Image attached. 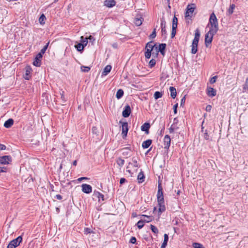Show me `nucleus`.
Here are the masks:
<instances>
[{"label":"nucleus","instance_id":"9","mask_svg":"<svg viewBox=\"0 0 248 248\" xmlns=\"http://www.w3.org/2000/svg\"><path fill=\"white\" fill-rule=\"evenodd\" d=\"M139 167V164L138 162V158L136 157H133L131 162L128 163V165L127 166V169L130 168L131 167L138 168Z\"/></svg>","mask_w":248,"mask_h":248},{"label":"nucleus","instance_id":"63","mask_svg":"<svg viewBox=\"0 0 248 248\" xmlns=\"http://www.w3.org/2000/svg\"><path fill=\"white\" fill-rule=\"evenodd\" d=\"M61 98H62V99L64 102H65V100L64 96V95H63V91L62 92V93H61Z\"/></svg>","mask_w":248,"mask_h":248},{"label":"nucleus","instance_id":"14","mask_svg":"<svg viewBox=\"0 0 248 248\" xmlns=\"http://www.w3.org/2000/svg\"><path fill=\"white\" fill-rule=\"evenodd\" d=\"M131 112V110L130 106L129 105L125 106L122 112L123 116L125 118L128 117L130 115Z\"/></svg>","mask_w":248,"mask_h":248},{"label":"nucleus","instance_id":"54","mask_svg":"<svg viewBox=\"0 0 248 248\" xmlns=\"http://www.w3.org/2000/svg\"><path fill=\"white\" fill-rule=\"evenodd\" d=\"M178 122L179 121H178V119H177V118H175L173 119V124H172V125L177 126V124L178 123Z\"/></svg>","mask_w":248,"mask_h":248},{"label":"nucleus","instance_id":"61","mask_svg":"<svg viewBox=\"0 0 248 248\" xmlns=\"http://www.w3.org/2000/svg\"><path fill=\"white\" fill-rule=\"evenodd\" d=\"M186 98L185 96L183 97L181 100V106H182L185 103Z\"/></svg>","mask_w":248,"mask_h":248},{"label":"nucleus","instance_id":"44","mask_svg":"<svg viewBox=\"0 0 248 248\" xmlns=\"http://www.w3.org/2000/svg\"><path fill=\"white\" fill-rule=\"evenodd\" d=\"M137 225L138 228L140 229L143 227L144 222H143V220L142 219H141L138 222Z\"/></svg>","mask_w":248,"mask_h":248},{"label":"nucleus","instance_id":"12","mask_svg":"<svg viewBox=\"0 0 248 248\" xmlns=\"http://www.w3.org/2000/svg\"><path fill=\"white\" fill-rule=\"evenodd\" d=\"M43 56L41 54H37L35 58V60L33 62L34 66L39 67L41 65V60Z\"/></svg>","mask_w":248,"mask_h":248},{"label":"nucleus","instance_id":"13","mask_svg":"<svg viewBox=\"0 0 248 248\" xmlns=\"http://www.w3.org/2000/svg\"><path fill=\"white\" fill-rule=\"evenodd\" d=\"M81 187L82 191L85 193L89 194L92 191V187L89 185L84 184L82 185Z\"/></svg>","mask_w":248,"mask_h":248},{"label":"nucleus","instance_id":"18","mask_svg":"<svg viewBox=\"0 0 248 248\" xmlns=\"http://www.w3.org/2000/svg\"><path fill=\"white\" fill-rule=\"evenodd\" d=\"M156 47L155 44H154L153 42H148L145 46V49H149L151 50L154 51L155 49V47Z\"/></svg>","mask_w":248,"mask_h":248},{"label":"nucleus","instance_id":"5","mask_svg":"<svg viewBox=\"0 0 248 248\" xmlns=\"http://www.w3.org/2000/svg\"><path fill=\"white\" fill-rule=\"evenodd\" d=\"M22 241V237L21 236L12 240L8 245L7 248H16L19 246Z\"/></svg>","mask_w":248,"mask_h":248},{"label":"nucleus","instance_id":"15","mask_svg":"<svg viewBox=\"0 0 248 248\" xmlns=\"http://www.w3.org/2000/svg\"><path fill=\"white\" fill-rule=\"evenodd\" d=\"M116 1L114 0H105L104 1V5L107 7L111 8L116 5Z\"/></svg>","mask_w":248,"mask_h":248},{"label":"nucleus","instance_id":"8","mask_svg":"<svg viewBox=\"0 0 248 248\" xmlns=\"http://www.w3.org/2000/svg\"><path fill=\"white\" fill-rule=\"evenodd\" d=\"M166 47V44H159V46L155 47L156 53L155 55H157L158 52H160L161 54L163 56L165 55V50Z\"/></svg>","mask_w":248,"mask_h":248},{"label":"nucleus","instance_id":"27","mask_svg":"<svg viewBox=\"0 0 248 248\" xmlns=\"http://www.w3.org/2000/svg\"><path fill=\"white\" fill-rule=\"evenodd\" d=\"M145 176L142 171L140 172L138 175L139 183H141L144 181Z\"/></svg>","mask_w":248,"mask_h":248},{"label":"nucleus","instance_id":"36","mask_svg":"<svg viewBox=\"0 0 248 248\" xmlns=\"http://www.w3.org/2000/svg\"><path fill=\"white\" fill-rule=\"evenodd\" d=\"M163 95V93L159 92H155L154 93V98L155 99H158L159 98H161Z\"/></svg>","mask_w":248,"mask_h":248},{"label":"nucleus","instance_id":"38","mask_svg":"<svg viewBox=\"0 0 248 248\" xmlns=\"http://www.w3.org/2000/svg\"><path fill=\"white\" fill-rule=\"evenodd\" d=\"M46 19V18L44 14H42L39 18L40 23L42 25L44 24Z\"/></svg>","mask_w":248,"mask_h":248},{"label":"nucleus","instance_id":"3","mask_svg":"<svg viewBox=\"0 0 248 248\" xmlns=\"http://www.w3.org/2000/svg\"><path fill=\"white\" fill-rule=\"evenodd\" d=\"M217 32L209 30L205 35V45L206 47L212 43L213 36Z\"/></svg>","mask_w":248,"mask_h":248},{"label":"nucleus","instance_id":"37","mask_svg":"<svg viewBox=\"0 0 248 248\" xmlns=\"http://www.w3.org/2000/svg\"><path fill=\"white\" fill-rule=\"evenodd\" d=\"M177 23H178V19L176 16H174L172 20V27L174 29V28L177 27Z\"/></svg>","mask_w":248,"mask_h":248},{"label":"nucleus","instance_id":"33","mask_svg":"<svg viewBox=\"0 0 248 248\" xmlns=\"http://www.w3.org/2000/svg\"><path fill=\"white\" fill-rule=\"evenodd\" d=\"M116 163L119 167H122L124 165V160L122 158L119 157L117 159Z\"/></svg>","mask_w":248,"mask_h":248},{"label":"nucleus","instance_id":"52","mask_svg":"<svg viewBox=\"0 0 248 248\" xmlns=\"http://www.w3.org/2000/svg\"><path fill=\"white\" fill-rule=\"evenodd\" d=\"M92 231L90 228H86L84 229V233L86 234H88L89 233H91Z\"/></svg>","mask_w":248,"mask_h":248},{"label":"nucleus","instance_id":"24","mask_svg":"<svg viewBox=\"0 0 248 248\" xmlns=\"http://www.w3.org/2000/svg\"><path fill=\"white\" fill-rule=\"evenodd\" d=\"M141 216L144 217V218L142 219L143 222H150L153 219L152 216H148L145 215H142Z\"/></svg>","mask_w":248,"mask_h":248},{"label":"nucleus","instance_id":"57","mask_svg":"<svg viewBox=\"0 0 248 248\" xmlns=\"http://www.w3.org/2000/svg\"><path fill=\"white\" fill-rule=\"evenodd\" d=\"M126 181V179L124 178H122L120 179V183L121 185L124 184Z\"/></svg>","mask_w":248,"mask_h":248},{"label":"nucleus","instance_id":"11","mask_svg":"<svg viewBox=\"0 0 248 248\" xmlns=\"http://www.w3.org/2000/svg\"><path fill=\"white\" fill-rule=\"evenodd\" d=\"M11 161V157L9 155H5L0 157V164H8Z\"/></svg>","mask_w":248,"mask_h":248},{"label":"nucleus","instance_id":"10","mask_svg":"<svg viewBox=\"0 0 248 248\" xmlns=\"http://www.w3.org/2000/svg\"><path fill=\"white\" fill-rule=\"evenodd\" d=\"M171 139L168 135L165 136L163 139V144L165 149H169L170 145Z\"/></svg>","mask_w":248,"mask_h":248},{"label":"nucleus","instance_id":"53","mask_svg":"<svg viewBox=\"0 0 248 248\" xmlns=\"http://www.w3.org/2000/svg\"><path fill=\"white\" fill-rule=\"evenodd\" d=\"M156 36V32H155V29L154 31H153L152 34L150 35V37L151 39H153L155 38Z\"/></svg>","mask_w":248,"mask_h":248},{"label":"nucleus","instance_id":"6","mask_svg":"<svg viewBox=\"0 0 248 248\" xmlns=\"http://www.w3.org/2000/svg\"><path fill=\"white\" fill-rule=\"evenodd\" d=\"M195 9V6L194 4H188L186 7L185 17L191 18Z\"/></svg>","mask_w":248,"mask_h":248},{"label":"nucleus","instance_id":"56","mask_svg":"<svg viewBox=\"0 0 248 248\" xmlns=\"http://www.w3.org/2000/svg\"><path fill=\"white\" fill-rule=\"evenodd\" d=\"M130 242L132 244L136 243V238L135 237H132L130 240Z\"/></svg>","mask_w":248,"mask_h":248},{"label":"nucleus","instance_id":"59","mask_svg":"<svg viewBox=\"0 0 248 248\" xmlns=\"http://www.w3.org/2000/svg\"><path fill=\"white\" fill-rule=\"evenodd\" d=\"M5 149H6V146L0 143V150H5Z\"/></svg>","mask_w":248,"mask_h":248},{"label":"nucleus","instance_id":"64","mask_svg":"<svg viewBox=\"0 0 248 248\" xmlns=\"http://www.w3.org/2000/svg\"><path fill=\"white\" fill-rule=\"evenodd\" d=\"M112 46L114 48H116L117 47V44L116 43L113 44Z\"/></svg>","mask_w":248,"mask_h":248},{"label":"nucleus","instance_id":"46","mask_svg":"<svg viewBox=\"0 0 248 248\" xmlns=\"http://www.w3.org/2000/svg\"><path fill=\"white\" fill-rule=\"evenodd\" d=\"M96 195H97V198L99 199V201H100L101 199L102 200V201H104V196L103 194H102L100 192H97L96 193Z\"/></svg>","mask_w":248,"mask_h":248},{"label":"nucleus","instance_id":"4","mask_svg":"<svg viewBox=\"0 0 248 248\" xmlns=\"http://www.w3.org/2000/svg\"><path fill=\"white\" fill-rule=\"evenodd\" d=\"M157 202L158 205V212L159 215L162 213L164 212L166 210V207L164 204V196H157Z\"/></svg>","mask_w":248,"mask_h":248},{"label":"nucleus","instance_id":"22","mask_svg":"<svg viewBox=\"0 0 248 248\" xmlns=\"http://www.w3.org/2000/svg\"><path fill=\"white\" fill-rule=\"evenodd\" d=\"M170 91V96L172 98H175L176 96V89L172 86H171L169 88Z\"/></svg>","mask_w":248,"mask_h":248},{"label":"nucleus","instance_id":"29","mask_svg":"<svg viewBox=\"0 0 248 248\" xmlns=\"http://www.w3.org/2000/svg\"><path fill=\"white\" fill-rule=\"evenodd\" d=\"M243 92L248 93V78L246 79V81L243 85Z\"/></svg>","mask_w":248,"mask_h":248},{"label":"nucleus","instance_id":"26","mask_svg":"<svg viewBox=\"0 0 248 248\" xmlns=\"http://www.w3.org/2000/svg\"><path fill=\"white\" fill-rule=\"evenodd\" d=\"M164 239L163 243L161 245V248H165L166 246L167 245V243L169 240V236L167 234H164Z\"/></svg>","mask_w":248,"mask_h":248},{"label":"nucleus","instance_id":"32","mask_svg":"<svg viewBox=\"0 0 248 248\" xmlns=\"http://www.w3.org/2000/svg\"><path fill=\"white\" fill-rule=\"evenodd\" d=\"M235 7V6L234 4H232L230 5L229 9L227 11V14L228 15H231L233 13V10Z\"/></svg>","mask_w":248,"mask_h":248},{"label":"nucleus","instance_id":"45","mask_svg":"<svg viewBox=\"0 0 248 248\" xmlns=\"http://www.w3.org/2000/svg\"><path fill=\"white\" fill-rule=\"evenodd\" d=\"M178 127L177 126L172 125L169 128V131L170 133H173L175 130L177 129Z\"/></svg>","mask_w":248,"mask_h":248},{"label":"nucleus","instance_id":"55","mask_svg":"<svg viewBox=\"0 0 248 248\" xmlns=\"http://www.w3.org/2000/svg\"><path fill=\"white\" fill-rule=\"evenodd\" d=\"M178 104L176 103L173 106V111H174V114L177 113V108L178 107Z\"/></svg>","mask_w":248,"mask_h":248},{"label":"nucleus","instance_id":"7","mask_svg":"<svg viewBox=\"0 0 248 248\" xmlns=\"http://www.w3.org/2000/svg\"><path fill=\"white\" fill-rule=\"evenodd\" d=\"M128 131V123L124 122L122 124V135L123 139L125 138L127 136Z\"/></svg>","mask_w":248,"mask_h":248},{"label":"nucleus","instance_id":"41","mask_svg":"<svg viewBox=\"0 0 248 248\" xmlns=\"http://www.w3.org/2000/svg\"><path fill=\"white\" fill-rule=\"evenodd\" d=\"M81 43H80L83 44V46L85 47L88 43V38H85V39H84V37L83 36H81Z\"/></svg>","mask_w":248,"mask_h":248},{"label":"nucleus","instance_id":"20","mask_svg":"<svg viewBox=\"0 0 248 248\" xmlns=\"http://www.w3.org/2000/svg\"><path fill=\"white\" fill-rule=\"evenodd\" d=\"M14 124V121L12 119H9L4 124V126L6 128L11 127Z\"/></svg>","mask_w":248,"mask_h":248},{"label":"nucleus","instance_id":"50","mask_svg":"<svg viewBox=\"0 0 248 248\" xmlns=\"http://www.w3.org/2000/svg\"><path fill=\"white\" fill-rule=\"evenodd\" d=\"M176 29H177V28H174L173 29V27H172V31H171V38L174 37V36L175 35Z\"/></svg>","mask_w":248,"mask_h":248},{"label":"nucleus","instance_id":"47","mask_svg":"<svg viewBox=\"0 0 248 248\" xmlns=\"http://www.w3.org/2000/svg\"><path fill=\"white\" fill-rule=\"evenodd\" d=\"M92 133L94 135H97L98 133L97 128L95 126L93 127L92 128Z\"/></svg>","mask_w":248,"mask_h":248},{"label":"nucleus","instance_id":"35","mask_svg":"<svg viewBox=\"0 0 248 248\" xmlns=\"http://www.w3.org/2000/svg\"><path fill=\"white\" fill-rule=\"evenodd\" d=\"M75 47L77 48V50L78 51H82L84 48L83 44H82L81 43H78L77 45H75Z\"/></svg>","mask_w":248,"mask_h":248},{"label":"nucleus","instance_id":"51","mask_svg":"<svg viewBox=\"0 0 248 248\" xmlns=\"http://www.w3.org/2000/svg\"><path fill=\"white\" fill-rule=\"evenodd\" d=\"M217 78V76H214L213 78H212L210 80V82L211 84H213L216 82V79Z\"/></svg>","mask_w":248,"mask_h":248},{"label":"nucleus","instance_id":"40","mask_svg":"<svg viewBox=\"0 0 248 248\" xmlns=\"http://www.w3.org/2000/svg\"><path fill=\"white\" fill-rule=\"evenodd\" d=\"M150 228L152 231L155 234H157L158 233V229L154 225H150Z\"/></svg>","mask_w":248,"mask_h":248},{"label":"nucleus","instance_id":"28","mask_svg":"<svg viewBox=\"0 0 248 248\" xmlns=\"http://www.w3.org/2000/svg\"><path fill=\"white\" fill-rule=\"evenodd\" d=\"M31 69L30 67H28L26 68V73H25V75L24 76V78L26 79H27V80L29 79V78H30V74H31Z\"/></svg>","mask_w":248,"mask_h":248},{"label":"nucleus","instance_id":"58","mask_svg":"<svg viewBox=\"0 0 248 248\" xmlns=\"http://www.w3.org/2000/svg\"><path fill=\"white\" fill-rule=\"evenodd\" d=\"M211 108H212V107L210 105H208L206 106V111H208V112H209L211 111Z\"/></svg>","mask_w":248,"mask_h":248},{"label":"nucleus","instance_id":"39","mask_svg":"<svg viewBox=\"0 0 248 248\" xmlns=\"http://www.w3.org/2000/svg\"><path fill=\"white\" fill-rule=\"evenodd\" d=\"M49 42H48L44 46V47L41 50L40 52L38 54H41V55L43 56V55L45 53L46 50L47 49Z\"/></svg>","mask_w":248,"mask_h":248},{"label":"nucleus","instance_id":"23","mask_svg":"<svg viewBox=\"0 0 248 248\" xmlns=\"http://www.w3.org/2000/svg\"><path fill=\"white\" fill-rule=\"evenodd\" d=\"M152 140H148L143 142L142 147L144 149L148 148L152 144Z\"/></svg>","mask_w":248,"mask_h":248},{"label":"nucleus","instance_id":"60","mask_svg":"<svg viewBox=\"0 0 248 248\" xmlns=\"http://www.w3.org/2000/svg\"><path fill=\"white\" fill-rule=\"evenodd\" d=\"M55 198L59 200H61L62 199V197L61 195H59V194L56 195L55 196Z\"/></svg>","mask_w":248,"mask_h":248},{"label":"nucleus","instance_id":"48","mask_svg":"<svg viewBox=\"0 0 248 248\" xmlns=\"http://www.w3.org/2000/svg\"><path fill=\"white\" fill-rule=\"evenodd\" d=\"M203 138L206 140H209V135L208 134L207 130H205L203 135Z\"/></svg>","mask_w":248,"mask_h":248},{"label":"nucleus","instance_id":"19","mask_svg":"<svg viewBox=\"0 0 248 248\" xmlns=\"http://www.w3.org/2000/svg\"><path fill=\"white\" fill-rule=\"evenodd\" d=\"M150 127V124L148 123H144L141 127V130L145 131L146 133H149V129Z\"/></svg>","mask_w":248,"mask_h":248},{"label":"nucleus","instance_id":"2","mask_svg":"<svg viewBox=\"0 0 248 248\" xmlns=\"http://www.w3.org/2000/svg\"><path fill=\"white\" fill-rule=\"evenodd\" d=\"M200 37V32L199 29H196L195 32L194 38L191 45V53L195 54L198 51V45Z\"/></svg>","mask_w":248,"mask_h":248},{"label":"nucleus","instance_id":"43","mask_svg":"<svg viewBox=\"0 0 248 248\" xmlns=\"http://www.w3.org/2000/svg\"><path fill=\"white\" fill-rule=\"evenodd\" d=\"M192 245L194 248H204L202 245L198 243H194Z\"/></svg>","mask_w":248,"mask_h":248},{"label":"nucleus","instance_id":"1","mask_svg":"<svg viewBox=\"0 0 248 248\" xmlns=\"http://www.w3.org/2000/svg\"><path fill=\"white\" fill-rule=\"evenodd\" d=\"M208 26L210 30L217 32L218 30V23L217 19L214 13H212L210 16Z\"/></svg>","mask_w":248,"mask_h":248},{"label":"nucleus","instance_id":"62","mask_svg":"<svg viewBox=\"0 0 248 248\" xmlns=\"http://www.w3.org/2000/svg\"><path fill=\"white\" fill-rule=\"evenodd\" d=\"M6 168L5 167H0V173L2 172H5Z\"/></svg>","mask_w":248,"mask_h":248},{"label":"nucleus","instance_id":"21","mask_svg":"<svg viewBox=\"0 0 248 248\" xmlns=\"http://www.w3.org/2000/svg\"><path fill=\"white\" fill-rule=\"evenodd\" d=\"M111 66L110 65H107L104 69L103 71L102 72V75L106 76L111 71Z\"/></svg>","mask_w":248,"mask_h":248},{"label":"nucleus","instance_id":"42","mask_svg":"<svg viewBox=\"0 0 248 248\" xmlns=\"http://www.w3.org/2000/svg\"><path fill=\"white\" fill-rule=\"evenodd\" d=\"M80 68L81 71L84 72H88L90 70V67L88 66H81Z\"/></svg>","mask_w":248,"mask_h":248},{"label":"nucleus","instance_id":"25","mask_svg":"<svg viewBox=\"0 0 248 248\" xmlns=\"http://www.w3.org/2000/svg\"><path fill=\"white\" fill-rule=\"evenodd\" d=\"M143 21V18L141 17H135L134 19V23L137 26H139L142 24Z\"/></svg>","mask_w":248,"mask_h":248},{"label":"nucleus","instance_id":"49","mask_svg":"<svg viewBox=\"0 0 248 248\" xmlns=\"http://www.w3.org/2000/svg\"><path fill=\"white\" fill-rule=\"evenodd\" d=\"M155 64V60L154 59H152L150 60L149 63V65L150 67H154Z\"/></svg>","mask_w":248,"mask_h":248},{"label":"nucleus","instance_id":"17","mask_svg":"<svg viewBox=\"0 0 248 248\" xmlns=\"http://www.w3.org/2000/svg\"><path fill=\"white\" fill-rule=\"evenodd\" d=\"M207 93L209 96L214 97L216 95V90L212 87H208Z\"/></svg>","mask_w":248,"mask_h":248},{"label":"nucleus","instance_id":"30","mask_svg":"<svg viewBox=\"0 0 248 248\" xmlns=\"http://www.w3.org/2000/svg\"><path fill=\"white\" fill-rule=\"evenodd\" d=\"M124 91L122 89H119L116 94V97L118 99H119L122 97V96L124 95Z\"/></svg>","mask_w":248,"mask_h":248},{"label":"nucleus","instance_id":"31","mask_svg":"<svg viewBox=\"0 0 248 248\" xmlns=\"http://www.w3.org/2000/svg\"><path fill=\"white\" fill-rule=\"evenodd\" d=\"M163 189L161 186V185L160 184H159L158 186V191L157 193V196H163Z\"/></svg>","mask_w":248,"mask_h":248},{"label":"nucleus","instance_id":"16","mask_svg":"<svg viewBox=\"0 0 248 248\" xmlns=\"http://www.w3.org/2000/svg\"><path fill=\"white\" fill-rule=\"evenodd\" d=\"M161 28L162 35H165L167 33L166 30V21L163 18L161 19Z\"/></svg>","mask_w":248,"mask_h":248},{"label":"nucleus","instance_id":"34","mask_svg":"<svg viewBox=\"0 0 248 248\" xmlns=\"http://www.w3.org/2000/svg\"><path fill=\"white\" fill-rule=\"evenodd\" d=\"M145 57L146 59H150L151 56L152 52L153 51L149 49H145Z\"/></svg>","mask_w":248,"mask_h":248}]
</instances>
